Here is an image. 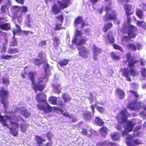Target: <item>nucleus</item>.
Returning <instances> with one entry per match:
<instances>
[{
	"instance_id": "9b49d317",
	"label": "nucleus",
	"mask_w": 146,
	"mask_h": 146,
	"mask_svg": "<svg viewBox=\"0 0 146 146\" xmlns=\"http://www.w3.org/2000/svg\"><path fill=\"white\" fill-rule=\"evenodd\" d=\"M119 114L121 116L122 122L123 123L127 122L128 117L130 116V114L128 113L127 109L125 108L121 110Z\"/></svg>"
},
{
	"instance_id": "338daca9",
	"label": "nucleus",
	"mask_w": 146,
	"mask_h": 146,
	"mask_svg": "<svg viewBox=\"0 0 146 146\" xmlns=\"http://www.w3.org/2000/svg\"><path fill=\"white\" fill-rule=\"evenodd\" d=\"M108 40L111 43H113L115 41L114 38L113 37H109Z\"/></svg>"
},
{
	"instance_id": "39448f33",
	"label": "nucleus",
	"mask_w": 146,
	"mask_h": 146,
	"mask_svg": "<svg viewBox=\"0 0 146 146\" xmlns=\"http://www.w3.org/2000/svg\"><path fill=\"white\" fill-rule=\"evenodd\" d=\"M62 0L64 2V3L59 1H57V3L59 4L60 6L61 7V9L59 8L57 5L54 4L52 6L51 10L54 14L56 15L59 13L61 11V9H63L66 8L70 3V0Z\"/></svg>"
},
{
	"instance_id": "0eeeda50",
	"label": "nucleus",
	"mask_w": 146,
	"mask_h": 146,
	"mask_svg": "<svg viewBox=\"0 0 146 146\" xmlns=\"http://www.w3.org/2000/svg\"><path fill=\"white\" fill-rule=\"evenodd\" d=\"M105 10L106 13L104 17V19L106 21L113 20L116 18L117 15L115 11L112 9L110 7L106 6L105 7Z\"/></svg>"
},
{
	"instance_id": "bb28decb",
	"label": "nucleus",
	"mask_w": 146,
	"mask_h": 146,
	"mask_svg": "<svg viewBox=\"0 0 146 146\" xmlns=\"http://www.w3.org/2000/svg\"><path fill=\"white\" fill-rule=\"evenodd\" d=\"M69 60L68 59H64L62 60H60L58 62V64L61 67L66 66L68 63Z\"/></svg>"
},
{
	"instance_id": "4d7b16f0",
	"label": "nucleus",
	"mask_w": 146,
	"mask_h": 146,
	"mask_svg": "<svg viewBox=\"0 0 146 146\" xmlns=\"http://www.w3.org/2000/svg\"><path fill=\"white\" fill-rule=\"evenodd\" d=\"M22 33L25 35H29V33H31V34H32L33 33L31 31H23L22 32Z\"/></svg>"
},
{
	"instance_id": "cd10ccee",
	"label": "nucleus",
	"mask_w": 146,
	"mask_h": 146,
	"mask_svg": "<svg viewBox=\"0 0 146 146\" xmlns=\"http://www.w3.org/2000/svg\"><path fill=\"white\" fill-rule=\"evenodd\" d=\"M20 113L26 118H28L30 115V113L27 111L26 109H24L20 110Z\"/></svg>"
},
{
	"instance_id": "1a4fd4ad",
	"label": "nucleus",
	"mask_w": 146,
	"mask_h": 146,
	"mask_svg": "<svg viewBox=\"0 0 146 146\" xmlns=\"http://www.w3.org/2000/svg\"><path fill=\"white\" fill-rule=\"evenodd\" d=\"M79 55L82 57L87 58L88 55L89 53V50L85 46H81L78 48Z\"/></svg>"
},
{
	"instance_id": "e2e57ef3",
	"label": "nucleus",
	"mask_w": 146,
	"mask_h": 146,
	"mask_svg": "<svg viewBox=\"0 0 146 146\" xmlns=\"http://www.w3.org/2000/svg\"><path fill=\"white\" fill-rule=\"evenodd\" d=\"M106 144V143L105 141L103 142H99L97 143V146H105Z\"/></svg>"
},
{
	"instance_id": "ea45409f",
	"label": "nucleus",
	"mask_w": 146,
	"mask_h": 146,
	"mask_svg": "<svg viewBox=\"0 0 146 146\" xmlns=\"http://www.w3.org/2000/svg\"><path fill=\"white\" fill-rule=\"evenodd\" d=\"M111 57L113 60H117L120 59V57L119 56L117 55L115 53L113 52L110 53Z\"/></svg>"
},
{
	"instance_id": "6e6d98bb",
	"label": "nucleus",
	"mask_w": 146,
	"mask_h": 146,
	"mask_svg": "<svg viewBox=\"0 0 146 146\" xmlns=\"http://www.w3.org/2000/svg\"><path fill=\"white\" fill-rule=\"evenodd\" d=\"M27 72L26 71H25L22 72L21 74V77L23 79L26 78V76L27 75Z\"/></svg>"
},
{
	"instance_id": "412c9836",
	"label": "nucleus",
	"mask_w": 146,
	"mask_h": 146,
	"mask_svg": "<svg viewBox=\"0 0 146 146\" xmlns=\"http://www.w3.org/2000/svg\"><path fill=\"white\" fill-rule=\"evenodd\" d=\"M116 94L118 95L119 99H123L125 96V93L123 91L119 88H117L116 89Z\"/></svg>"
},
{
	"instance_id": "5fc2aeb1",
	"label": "nucleus",
	"mask_w": 146,
	"mask_h": 146,
	"mask_svg": "<svg viewBox=\"0 0 146 146\" xmlns=\"http://www.w3.org/2000/svg\"><path fill=\"white\" fill-rule=\"evenodd\" d=\"M55 89L56 90V92L58 94L61 92V88H60L59 85H58L55 86Z\"/></svg>"
},
{
	"instance_id": "c03bdc74",
	"label": "nucleus",
	"mask_w": 146,
	"mask_h": 146,
	"mask_svg": "<svg viewBox=\"0 0 146 146\" xmlns=\"http://www.w3.org/2000/svg\"><path fill=\"white\" fill-rule=\"evenodd\" d=\"M55 19L60 22L61 23H62L64 20V16L62 15H60L55 17Z\"/></svg>"
},
{
	"instance_id": "72a5a7b5",
	"label": "nucleus",
	"mask_w": 146,
	"mask_h": 146,
	"mask_svg": "<svg viewBox=\"0 0 146 146\" xmlns=\"http://www.w3.org/2000/svg\"><path fill=\"white\" fill-rule=\"evenodd\" d=\"M84 119L86 120H89L91 118V115L90 112L89 111H85L83 115Z\"/></svg>"
},
{
	"instance_id": "423d86ee",
	"label": "nucleus",
	"mask_w": 146,
	"mask_h": 146,
	"mask_svg": "<svg viewBox=\"0 0 146 146\" xmlns=\"http://www.w3.org/2000/svg\"><path fill=\"white\" fill-rule=\"evenodd\" d=\"M138 31L137 27L133 25H129L127 27V31L126 33L128 36H124L123 37V39L127 41L131 38H134L136 35V32Z\"/></svg>"
},
{
	"instance_id": "3c124183",
	"label": "nucleus",
	"mask_w": 146,
	"mask_h": 146,
	"mask_svg": "<svg viewBox=\"0 0 146 146\" xmlns=\"http://www.w3.org/2000/svg\"><path fill=\"white\" fill-rule=\"evenodd\" d=\"M2 83L6 84H9V81L8 78L5 77H3L2 78Z\"/></svg>"
},
{
	"instance_id": "393cba45",
	"label": "nucleus",
	"mask_w": 146,
	"mask_h": 146,
	"mask_svg": "<svg viewBox=\"0 0 146 146\" xmlns=\"http://www.w3.org/2000/svg\"><path fill=\"white\" fill-rule=\"evenodd\" d=\"M29 126V125L27 124L21 123L20 124V131L23 133H25L27 131Z\"/></svg>"
},
{
	"instance_id": "680f3d73",
	"label": "nucleus",
	"mask_w": 146,
	"mask_h": 146,
	"mask_svg": "<svg viewBox=\"0 0 146 146\" xmlns=\"http://www.w3.org/2000/svg\"><path fill=\"white\" fill-rule=\"evenodd\" d=\"M59 106L61 108H62L63 106H64L65 104H64L62 101L59 100L57 103V105Z\"/></svg>"
},
{
	"instance_id": "8fccbe9b",
	"label": "nucleus",
	"mask_w": 146,
	"mask_h": 146,
	"mask_svg": "<svg viewBox=\"0 0 146 146\" xmlns=\"http://www.w3.org/2000/svg\"><path fill=\"white\" fill-rule=\"evenodd\" d=\"M143 77L146 76V68H142L140 71Z\"/></svg>"
},
{
	"instance_id": "9d476101",
	"label": "nucleus",
	"mask_w": 146,
	"mask_h": 146,
	"mask_svg": "<svg viewBox=\"0 0 146 146\" xmlns=\"http://www.w3.org/2000/svg\"><path fill=\"white\" fill-rule=\"evenodd\" d=\"M46 105L44 106L41 104L37 105V108L39 110L43 111L45 113L51 112L52 111V108L46 102Z\"/></svg>"
},
{
	"instance_id": "2f4dec72",
	"label": "nucleus",
	"mask_w": 146,
	"mask_h": 146,
	"mask_svg": "<svg viewBox=\"0 0 146 146\" xmlns=\"http://www.w3.org/2000/svg\"><path fill=\"white\" fill-rule=\"evenodd\" d=\"M137 25L145 29H146V23L143 21H137L136 22Z\"/></svg>"
},
{
	"instance_id": "a878e982",
	"label": "nucleus",
	"mask_w": 146,
	"mask_h": 146,
	"mask_svg": "<svg viewBox=\"0 0 146 146\" xmlns=\"http://www.w3.org/2000/svg\"><path fill=\"white\" fill-rule=\"evenodd\" d=\"M19 50L18 48H10L7 50V53L11 54H15L19 53Z\"/></svg>"
},
{
	"instance_id": "e433bc0d",
	"label": "nucleus",
	"mask_w": 146,
	"mask_h": 146,
	"mask_svg": "<svg viewBox=\"0 0 146 146\" xmlns=\"http://www.w3.org/2000/svg\"><path fill=\"white\" fill-rule=\"evenodd\" d=\"M35 139L37 141V143L38 144V146H40V144H42L43 142H45V139H42L39 136L36 135L35 136Z\"/></svg>"
},
{
	"instance_id": "aec40b11",
	"label": "nucleus",
	"mask_w": 146,
	"mask_h": 146,
	"mask_svg": "<svg viewBox=\"0 0 146 146\" xmlns=\"http://www.w3.org/2000/svg\"><path fill=\"white\" fill-rule=\"evenodd\" d=\"M46 96L45 94L42 93L37 94L36 99L38 102H45L46 101Z\"/></svg>"
},
{
	"instance_id": "c756f323",
	"label": "nucleus",
	"mask_w": 146,
	"mask_h": 146,
	"mask_svg": "<svg viewBox=\"0 0 146 146\" xmlns=\"http://www.w3.org/2000/svg\"><path fill=\"white\" fill-rule=\"evenodd\" d=\"M34 73L32 71L29 72L28 73V76L29 80L31 81L32 84L35 82L34 76L35 75Z\"/></svg>"
},
{
	"instance_id": "79ce46f5",
	"label": "nucleus",
	"mask_w": 146,
	"mask_h": 146,
	"mask_svg": "<svg viewBox=\"0 0 146 146\" xmlns=\"http://www.w3.org/2000/svg\"><path fill=\"white\" fill-rule=\"evenodd\" d=\"M27 23L26 24L27 26L29 27H31V25L30 24V23L32 21V19L30 14H28L27 16Z\"/></svg>"
},
{
	"instance_id": "052dcab7",
	"label": "nucleus",
	"mask_w": 146,
	"mask_h": 146,
	"mask_svg": "<svg viewBox=\"0 0 146 146\" xmlns=\"http://www.w3.org/2000/svg\"><path fill=\"white\" fill-rule=\"evenodd\" d=\"M141 128V125H139V126H137L136 127H135L133 130V131L134 132H137L139 130H140Z\"/></svg>"
},
{
	"instance_id": "864d4df0",
	"label": "nucleus",
	"mask_w": 146,
	"mask_h": 146,
	"mask_svg": "<svg viewBox=\"0 0 146 146\" xmlns=\"http://www.w3.org/2000/svg\"><path fill=\"white\" fill-rule=\"evenodd\" d=\"M7 6L5 5L1 6V10L3 13H5L6 12Z\"/></svg>"
},
{
	"instance_id": "4c0bfd02",
	"label": "nucleus",
	"mask_w": 146,
	"mask_h": 146,
	"mask_svg": "<svg viewBox=\"0 0 146 146\" xmlns=\"http://www.w3.org/2000/svg\"><path fill=\"white\" fill-rule=\"evenodd\" d=\"M10 44V45L11 46H18V42L17 39L15 37V35L13 37L12 40Z\"/></svg>"
},
{
	"instance_id": "f3484780",
	"label": "nucleus",
	"mask_w": 146,
	"mask_h": 146,
	"mask_svg": "<svg viewBox=\"0 0 146 146\" xmlns=\"http://www.w3.org/2000/svg\"><path fill=\"white\" fill-rule=\"evenodd\" d=\"M126 123V124L125 127V130L128 132H130L133 131L135 123L131 120L127 121Z\"/></svg>"
},
{
	"instance_id": "5701e85b",
	"label": "nucleus",
	"mask_w": 146,
	"mask_h": 146,
	"mask_svg": "<svg viewBox=\"0 0 146 146\" xmlns=\"http://www.w3.org/2000/svg\"><path fill=\"white\" fill-rule=\"evenodd\" d=\"M61 97L64 103L70 102L71 99L70 96L67 93L63 94Z\"/></svg>"
},
{
	"instance_id": "bf43d9fd",
	"label": "nucleus",
	"mask_w": 146,
	"mask_h": 146,
	"mask_svg": "<svg viewBox=\"0 0 146 146\" xmlns=\"http://www.w3.org/2000/svg\"><path fill=\"white\" fill-rule=\"evenodd\" d=\"M96 109L98 110L100 112L102 113L104 112V108L101 107L97 106L96 107Z\"/></svg>"
},
{
	"instance_id": "69168bd1",
	"label": "nucleus",
	"mask_w": 146,
	"mask_h": 146,
	"mask_svg": "<svg viewBox=\"0 0 146 146\" xmlns=\"http://www.w3.org/2000/svg\"><path fill=\"white\" fill-rule=\"evenodd\" d=\"M90 97H88V98L89 100H90V103H92L93 102V96L92 95V93H91L90 94Z\"/></svg>"
},
{
	"instance_id": "a19ab883",
	"label": "nucleus",
	"mask_w": 146,
	"mask_h": 146,
	"mask_svg": "<svg viewBox=\"0 0 146 146\" xmlns=\"http://www.w3.org/2000/svg\"><path fill=\"white\" fill-rule=\"evenodd\" d=\"M136 14L139 19H142L143 16V12L140 9H137L136 11Z\"/></svg>"
},
{
	"instance_id": "ddd939ff",
	"label": "nucleus",
	"mask_w": 146,
	"mask_h": 146,
	"mask_svg": "<svg viewBox=\"0 0 146 146\" xmlns=\"http://www.w3.org/2000/svg\"><path fill=\"white\" fill-rule=\"evenodd\" d=\"M32 84L33 88L36 93L37 90L40 92L43 91L46 86L44 84L35 83V82Z\"/></svg>"
},
{
	"instance_id": "dca6fc26",
	"label": "nucleus",
	"mask_w": 146,
	"mask_h": 146,
	"mask_svg": "<svg viewBox=\"0 0 146 146\" xmlns=\"http://www.w3.org/2000/svg\"><path fill=\"white\" fill-rule=\"evenodd\" d=\"M136 44L137 46L135 45L134 44L129 43L127 45V47L128 49H131L134 51H136L137 49L139 50H140L142 48L141 44L137 42Z\"/></svg>"
},
{
	"instance_id": "f8f14e48",
	"label": "nucleus",
	"mask_w": 146,
	"mask_h": 146,
	"mask_svg": "<svg viewBox=\"0 0 146 146\" xmlns=\"http://www.w3.org/2000/svg\"><path fill=\"white\" fill-rule=\"evenodd\" d=\"M88 39L85 38H82L77 40L76 37H74L72 40V42L73 44H76L77 45H81L85 44Z\"/></svg>"
},
{
	"instance_id": "2eb2a0df",
	"label": "nucleus",
	"mask_w": 146,
	"mask_h": 146,
	"mask_svg": "<svg viewBox=\"0 0 146 146\" xmlns=\"http://www.w3.org/2000/svg\"><path fill=\"white\" fill-rule=\"evenodd\" d=\"M124 9L126 16H130L133 13L132 11V6L131 4H125L124 5Z\"/></svg>"
},
{
	"instance_id": "b1692460",
	"label": "nucleus",
	"mask_w": 146,
	"mask_h": 146,
	"mask_svg": "<svg viewBox=\"0 0 146 146\" xmlns=\"http://www.w3.org/2000/svg\"><path fill=\"white\" fill-rule=\"evenodd\" d=\"M95 122L99 126H101L104 125L105 123L103 120L98 117H96Z\"/></svg>"
},
{
	"instance_id": "13d9d810",
	"label": "nucleus",
	"mask_w": 146,
	"mask_h": 146,
	"mask_svg": "<svg viewBox=\"0 0 146 146\" xmlns=\"http://www.w3.org/2000/svg\"><path fill=\"white\" fill-rule=\"evenodd\" d=\"M15 26L17 28V29L15 31H13V33L14 34L16 33H19L21 31L20 27L19 25H17V24H16Z\"/></svg>"
},
{
	"instance_id": "0e129e2a",
	"label": "nucleus",
	"mask_w": 146,
	"mask_h": 146,
	"mask_svg": "<svg viewBox=\"0 0 146 146\" xmlns=\"http://www.w3.org/2000/svg\"><path fill=\"white\" fill-rule=\"evenodd\" d=\"M46 135L48 139L50 141L52 135L51 134L50 131H48L47 132Z\"/></svg>"
},
{
	"instance_id": "774afa93",
	"label": "nucleus",
	"mask_w": 146,
	"mask_h": 146,
	"mask_svg": "<svg viewBox=\"0 0 146 146\" xmlns=\"http://www.w3.org/2000/svg\"><path fill=\"white\" fill-rule=\"evenodd\" d=\"M62 115L65 117L71 118V116L70 115L69 113L67 111H66L65 112H64V113H63Z\"/></svg>"
},
{
	"instance_id": "4468645a",
	"label": "nucleus",
	"mask_w": 146,
	"mask_h": 146,
	"mask_svg": "<svg viewBox=\"0 0 146 146\" xmlns=\"http://www.w3.org/2000/svg\"><path fill=\"white\" fill-rule=\"evenodd\" d=\"M5 19V18L3 17H0V21ZM1 22H0V28L1 29L5 31H8L10 29L11 26L10 23H6L1 24Z\"/></svg>"
},
{
	"instance_id": "603ef678",
	"label": "nucleus",
	"mask_w": 146,
	"mask_h": 146,
	"mask_svg": "<svg viewBox=\"0 0 146 146\" xmlns=\"http://www.w3.org/2000/svg\"><path fill=\"white\" fill-rule=\"evenodd\" d=\"M82 35L81 31L80 30H76L75 35L76 36H80Z\"/></svg>"
},
{
	"instance_id": "c9c22d12",
	"label": "nucleus",
	"mask_w": 146,
	"mask_h": 146,
	"mask_svg": "<svg viewBox=\"0 0 146 146\" xmlns=\"http://www.w3.org/2000/svg\"><path fill=\"white\" fill-rule=\"evenodd\" d=\"M111 137L114 141H117L120 139V135L118 133H114L112 135H111Z\"/></svg>"
},
{
	"instance_id": "20e7f679",
	"label": "nucleus",
	"mask_w": 146,
	"mask_h": 146,
	"mask_svg": "<svg viewBox=\"0 0 146 146\" xmlns=\"http://www.w3.org/2000/svg\"><path fill=\"white\" fill-rule=\"evenodd\" d=\"M9 120L10 123V125L12 126H15L16 127L19 126V124L18 122L19 120L17 117L15 116H11V117L7 115L5 116H0V122L1 123L3 126L8 127V125L7 123L6 119L4 118V117Z\"/></svg>"
},
{
	"instance_id": "a211bd4d",
	"label": "nucleus",
	"mask_w": 146,
	"mask_h": 146,
	"mask_svg": "<svg viewBox=\"0 0 146 146\" xmlns=\"http://www.w3.org/2000/svg\"><path fill=\"white\" fill-rule=\"evenodd\" d=\"M126 143L128 146H135L142 144L143 142L140 140L137 139H134L133 142L131 141H127Z\"/></svg>"
},
{
	"instance_id": "7c9ffc66",
	"label": "nucleus",
	"mask_w": 146,
	"mask_h": 146,
	"mask_svg": "<svg viewBox=\"0 0 146 146\" xmlns=\"http://www.w3.org/2000/svg\"><path fill=\"white\" fill-rule=\"evenodd\" d=\"M34 60V63L36 65L39 66L43 63H45L46 62L45 59L42 60L41 61L38 58L35 59Z\"/></svg>"
},
{
	"instance_id": "58836bf2",
	"label": "nucleus",
	"mask_w": 146,
	"mask_h": 146,
	"mask_svg": "<svg viewBox=\"0 0 146 146\" xmlns=\"http://www.w3.org/2000/svg\"><path fill=\"white\" fill-rule=\"evenodd\" d=\"M93 47L92 50L94 54H98L100 53L102 51L101 49L98 48L96 45H93Z\"/></svg>"
},
{
	"instance_id": "49530a36",
	"label": "nucleus",
	"mask_w": 146,
	"mask_h": 146,
	"mask_svg": "<svg viewBox=\"0 0 146 146\" xmlns=\"http://www.w3.org/2000/svg\"><path fill=\"white\" fill-rule=\"evenodd\" d=\"M112 46L113 48L115 49L118 50L122 52H123V50L122 49L121 46L116 43L113 44L112 45Z\"/></svg>"
},
{
	"instance_id": "7ed1b4c3",
	"label": "nucleus",
	"mask_w": 146,
	"mask_h": 146,
	"mask_svg": "<svg viewBox=\"0 0 146 146\" xmlns=\"http://www.w3.org/2000/svg\"><path fill=\"white\" fill-rule=\"evenodd\" d=\"M12 8L14 15L17 18L18 22L20 23L23 16L28 11L27 7L25 6L21 7L16 5L12 6Z\"/></svg>"
},
{
	"instance_id": "f257e3e1",
	"label": "nucleus",
	"mask_w": 146,
	"mask_h": 146,
	"mask_svg": "<svg viewBox=\"0 0 146 146\" xmlns=\"http://www.w3.org/2000/svg\"><path fill=\"white\" fill-rule=\"evenodd\" d=\"M127 58V60L128 61V66L130 67L129 70L127 68H121L120 72H122V75L125 77L126 80L129 82H131V79L130 78V74L133 76H137L138 74L134 66L135 64L138 62L139 61L136 60L133 58L131 57V54L129 53H127L126 55Z\"/></svg>"
},
{
	"instance_id": "f704fd0d",
	"label": "nucleus",
	"mask_w": 146,
	"mask_h": 146,
	"mask_svg": "<svg viewBox=\"0 0 146 146\" xmlns=\"http://www.w3.org/2000/svg\"><path fill=\"white\" fill-rule=\"evenodd\" d=\"M113 26L112 23H108L105 24L103 27V31L105 33L108 30L110 29Z\"/></svg>"
},
{
	"instance_id": "6ab92c4d",
	"label": "nucleus",
	"mask_w": 146,
	"mask_h": 146,
	"mask_svg": "<svg viewBox=\"0 0 146 146\" xmlns=\"http://www.w3.org/2000/svg\"><path fill=\"white\" fill-rule=\"evenodd\" d=\"M98 131L101 135L105 137L108 134L109 129L107 127L103 125Z\"/></svg>"
},
{
	"instance_id": "c85d7f7f",
	"label": "nucleus",
	"mask_w": 146,
	"mask_h": 146,
	"mask_svg": "<svg viewBox=\"0 0 146 146\" xmlns=\"http://www.w3.org/2000/svg\"><path fill=\"white\" fill-rule=\"evenodd\" d=\"M7 124L8 125V124ZM8 125V127H7L11 131L10 133L14 136H17L19 133L18 132V131L15 128L9 127V125Z\"/></svg>"
},
{
	"instance_id": "37998d69",
	"label": "nucleus",
	"mask_w": 146,
	"mask_h": 146,
	"mask_svg": "<svg viewBox=\"0 0 146 146\" xmlns=\"http://www.w3.org/2000/svg\"><path fill=\"white\" fill-rule=\"evenodd\" d=\"M83 21L82 18L81 17H78L76 18L75 20L74 23L76 25L82 23Z\"/></svg>"
},
{
	"instance_id": "a18cd8bd",
	"label": "nucleus",
	"mask_w": 146,
	"mask_h": 146,
	"mask_svg": "<svg viewBox=\"0 0 146 146\" xmlns=\"http://www.w3.org/2000/svg\"><path fill=\"white\" fill-rule=\"evenodd\" d=\"M12 56L11 55L7 54L6 55H1L0 56V59L1 60H8L9 59H11Z\"/></svg>"
},
{
	"instance_id": "473e14b6",
	"label": "nucleus",
	"mask_w": 146,
	"mask_h": 146,
	"mask_svg": "<svg viewBox=\"0 0 146 146\" xmlns=\"http://www.w3.org/2000/svg\"><path fill=\"white\" fill-rule=\"evenodd\" d=\"M57 98L55 96H50L48 99V101L54 105H57Z\"/></svg>"
},
{
	"instance_id": "6e6552de",
	"label": "nucleus",
	"mask_w": 146,
	"mask_h": 146,
	"mask_svg": "<svg viewBox=\"0 0 146 146\" xmlns=\"http://www.w3.org/2000/svg\"><path fill=\"white\" fill-rule=\"evenodd\" d=\"M9 94L8 91L5 90L4 87H2L0 88V100L5 108H6V105L8 104L7 100L8 98Z\"/></svg>"
},
{
	"instance_id": "4be33fe9",
	"label": "nucleus",
	"mask_w": 146,
	"mask_h": 146,
	"mask_svg": "<svg viewBox=\"0 0 146 146\" xmlns=\"http://www.w3.org/2000/svg\"><path fill=\"white\" fill-rule=\"evenodd\" d=\"M90 131L91 132V133L90 134H88V131L87 129L84 128H82V130L81 132V133L82 135H88V137H90L92 135L94 132L96 133V132L95 130H93L92 129H91L90 130Z\"/></svg>"
},
{
	"instance_id": "de8ad7c7",
	"label": "nucleus",
	"mask_w": 146,
	"mask_h": 146,
	"mask_svg": "<svg viewBox=\"0 0 146 146\" xmlns=\"http://www.w3.org/2000/svg\"><path fill=\"white\" fill-rule=\"evenodd\" d=\"M62 25V23L58 24H57L54 28V30L55 31H58L62 29L63 27H61Z\"/></svg>"
},
{
	"instance_id": "09e8293b",
	"label": "nucleus",
	"mask_w": 146,
	"mask_h": 146,
	"mask_svg": "<svg viewBox=\"0 0 146 146\" xmlns=\"http://www.w3.org/2000/svg\"><path fill=\"white\" fill-rule=\"evenodd\" d=\"M52 40L56 44V45L59 44L60 40L58 37L56 36L54 37Z\"/></svg>"
},
{
	"instance_id": "f03ea898",
	"label": "nucleus",
	"mask_w": 146,
	"mask_h": 146,
	"mask_svg": "<svg viewBox=\"0 0 146 146\" xmlns=\"http://www.w3.org/2000/svg\"><path fill=\"white\" fill-rule=\"evenodd\" d=\"M129 92L133 95L135 98L133 102L128 103L127 107L131 110L135 111H139L141 108V104L143 103L140 102H137L140 96L137 92L131 90H129Z\"/></svg>"
}]
</instances>
